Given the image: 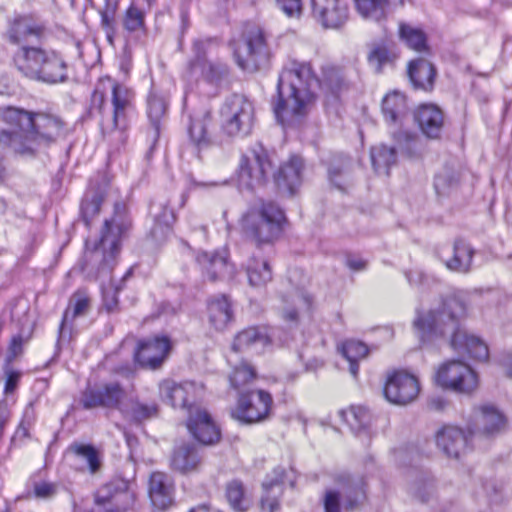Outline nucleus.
<instances>
[{
	"mask_svg": "<svg viewBox=\"0 0 512 512\" xmlns=\"http://www.w3.org/2000/svg\"><path fill=\"white\" fill-rule=\"evenodd\" d=\"M89 308V298L84 293H75L71 297L69 305L64 312L60 329L62 330L67 322L74 320L76 317L85 315Z\"/></svg>",
	"mask_w": 512,
	"mask_h": 512,
	"instance_id": "49530a36",
	"label": "nucleus"
},
{
	"mask_svg": "<svg viewBox=\"0 0 512 512\" xmlns=\"http://www.w3.org/2000/svg\"><path fill=\"white\" fill-rule=\"evenodd\" d=\"M466 313L463 301L456 295L445 298L441 309L418 310L412 326L416 337L427 343L448 332L452 333L451 347L459 354H468L478 361H486L489 349L486 343L459 326V320Z\"/></svg>",
	"mask_w": 512,
	"mask_h": 512,
	"instance_id": "f257e3e1",
	"label": "nucleus"
},
{
	"mask_svg": "<svg viewBox=\"0 0 512 512\" xmlns=\"http://www.w3.org/2000/svg\"><path fill=\"white\" fill-rule=\"evenodd\" d=\"M339 416L354 432L366 429L371 422L369 411L362 406H351L346 410H340Z\"/></svg>",
	"mask_w": 512,
	"mask_h": 512,
	"instance_id": "c03bdc74",
	"label": "nucleus"
},
{
	"mask_svg": "<svg viewBox=\"0 0 512 512\" xmlns=\"http://www.w3.org/2000/svg\"><path fill=\"white\" fill-rule=\"evenodd\" d=\"M346 265L349 267V269L359 272L366 268L367 263L361 258L348 256L346 259Z\"/></svg>",
	"mask_w": 512,
	"mask_h": 512,
	"instance_id": "0e129e2a",
	"label": "nucleus"
},
{
	"mask_svg": "<svg viewBox=\"0 0 512 512\" xmlns=\"http://www.w3.org/2000/svg\"><path fill=\"white\" fill-rule=\"evenodd\" d=\"M312 15L324 28L338 29L348 20L344 0H311Z\"/></svg>",
	"mask_w": 512,
	"mask_h": 512,
	"instance_id": "aec40b11",
	"label": "nucleus"
},
{
	"mask_svg": "<svg viewBox=\"0 0 512 512\" xmlns=\"http://www.w3.org/2000/svg\"><path fill=\"white\" fill-rule=\"evenodd\" d=\"M400 38L406 45L418 52L427 49L426 36L422 30L415 28L409 24L401 23L399 26Z\"/></svg>",
	"mask_w": 512,
	"mask_h": 512,
	"instance_id": "09e8293b",
	"label": "nucleus"
},
{
	"mask_svg": "<svg viewBox=\"0 0 512 512\" xmlns=\"http://www.w3.org/2000/svg\"><path fill=\"white\" fill-rule=\"evenodd\" d=\"M103 199V194L100 192L92 191L86 194L81 204V212L87 225L89 221L99 213Z\"/></svg>",
	"mask_w": 512,
	"mask_h": 512,
	"instance_id": "603ef678",
	"label": "nucleus"
},
{
	"mask_svg": "<svg viewBox=\"0 0 512 512\" xmlns=\"http://www.w3.org/2000/svg\"><path fill=\"white\" fill-rule=\"evenodd\" d=\"M20 375L17 372H9L5 383V393H12L18 383Z\"/></svg>",
	"mask_w": 512,
	"mask_h": 512,
	"instance_id": "69168bd1",
	"label": "nucleus"
},
{
	"mask_svg": "<svg viewBox=\"0 0 512 512\" xmlns=\"http://www.w3.org/2000/svg\"><path fill=\"white\" fill-rule=\"evenodd\" d=\"M159 390L161 397L169 401L175 408H187L190 413L191 408L199 407L193 403L201 394L202 386H198L194 382L176 383L171 380H164L160 383Z\"/></svg>",
	"mask_w": 512,
	"mask_h": 512,
	"instance_id": "6ab92c4d",
	"label": "nucleus"
},
{
	"mask_svg": "<svg viewBox=\"0 0 512 512\" xmlns=\"http://www.w3.org/2000/svg\"><path fill=\"white\" fill-rule=\"evenodd\" d=\"M470 433L454 425H444L435 433L437 448L448 458L459 459L469 450Z\"/></svg>",
	"mask_w": 512,
	"mask_h": 512,
	"instance_id": "a211bd4d",
	"label": "nucleus"
},
{
	"mask_svg": "<svg viewBox=\"0 0 512 512\" xmlns=\"http://www.w3.org/2000/svg\"><path fill=\"white\" fill-rule=\"evenodd\" d=\"M14 62L17 69L27 77L47 83L62 82L66 79V64L53 50L23 47Z\"/></svg>",
	"mask_w": 512,
	"mask_h": 512,
	"instance_id": "0eeeda50",
	"label": "nucleus"
},
{
	"mask_svg": "<svg viewBox=\"0 0 512 512\" xmlns=\"http://www.w3.org/2000/svg\"><path fill=\"white\" fill-rule=\"evenodd\" d=\"M354 2L360 16L373 22H381L386 19L391 8L404 4V0H354Z\"/></svg>",
	"mask_w": 512,
	"mask_h": 512,
	"instance_id": "7c9ffc66",
	"label": "nucleus"
},
{
	"mask_svg": "<svg viewBox=\"0 0 512 512\" xmlns=\"http://www.w3.org/2000/svg\"><path fill=\"white\" fill-rule=\"evenodd\" d=\"M274 477L263 483L265 495L261 500V508L266 512H276L279 510V497L283 492L282 486L289 480L290 485L293 486V480L289 479L288 473L283 468H276L273 471Z\"/></svg>",
	"mask_w": 512,
	"mask_h": 512,
	"instance_id": "cd10ccee",
	"label": "nucleus"
},
{
	"mask_svg": "<svg viewBox=\"0 0 512 512\" xmlns=\"http://www.w3.org/2000/svg\"><path fill=\"white\" fill-rule=\"evenodd\" d=\"M419 391L417 378L405 371H394L389 374L384 387L386 399L396 405H407L413 402Z\"/></svg>",
	"mask_w": 512,
	"mask_h": 512,
	"instance_id": "2eb2a0df",
	"label": "nucleus"
},
{
	"mask_svg": "<svg viewBox=\"0 0 512 512\" xmlns=\"http://www.w3.org/2000/svg\"><path fill=\"white\" fill-rule=\"evenodd\" d=\"M130 227L131 220L126 205L117 202L114 205L113 216L104 222L99 240L95 241L91 248L89 243H86L83 270L101 280L104 304L108 311H112L117 305L115 294L119 288H114L111 273L117 264L121 242Z\"/></svg>",
	"mask_w": 512,
	"mask_h": 512,
	"instance_id": "7ed1b4c3",
	"label": "nucleus"
},
{
	"mask_svg": "<svg viewBox=\"0 0 512 512\" xmlns=\"http://www.w3.org/2000/svg\"><path fill=\"white\" fill-rule=\"evenodd\" d=\"M170 464L173 470L181 474H188L199 470L202 456L194 444L183 443L175 447Z\"/></svg>",
	"mask_w": 512,
	"mask_h": 512,
	"instance_id": "bb28decb",
	"label": "nucleus"
},
{
	"mask_svg": "<svg viewBox=\"0 0 512 512\" xmlns=\"http://www.w3.org/2000/svg\"><path fill=\"white\" fill-rule=\"evenodd\" d=\"M276 3L290 18H299L302 13L301 0H276Z\"/></svg>",
	"mask_w": 512,
	"mask_h": 512,
	"instance_id": "4d7b16f0",
	"label": "nucleus"
},
{
	"mask_svg": "<svg viewBox=\"0 0 512 512\" xmlns=\"http://www.w3.org/2000/svg\"><path fill=\"white\" fill-rule=\"evenodd\" d=\"M326 79L335 88V91H339L340 89L345 87L348 81V77L345 71L338 67L329 70Z\"/></svg>",
	"mask_w": 512,
	"mask_h": 512,
	"instance_id": "bf43d9fd",
	"label": "nucleus"
},
{
	"mask_svg": "<svg viewBox=\"0 0 512 512\" xmlns=\"http://www.w3.org/2000/svg\"><path fill=\"white\" fill-rule=\"evenodd\" d=\"M372 166L376 173L388 175L389 169L396 163V149L380 144L371 148Z\"/></svg>",
	"mask_w": 512,
	"mask_h": 512,
	"instance_id": "58836bf2",
	"label": "nucleus"
},
{
	"mask_svg": "<svg viewBox=\"0 0 512 512\" xmlns=\"http://www.w3.org/2000/svg\"><path fill=\"white\" fill-rule=\"evenodd\" d=\"M435 380L442 388L462 394H471L479 385L477 373L460 360L441 364L436 371Z\"/></svg>",
	"mask_w": 512,
	"mask_h": 512,
	"instance_id": "f8f14e48",
	"label": "nucleus"
},
{
	"mask_svg": "<svg viewBox=\"0 0 512 512\" xmlns=\"http://www.w3.org/2000/svg\"><path fill=\"white\" fill-rule=\"evenodd\" d=\"M46 27L31 16L16 17L9 25L7 39L10 43L19 45L44 36Z\"/></svg>",
	"mask_w": 512,
	"mask_h": 512,
	"instance_id": "5701e85b",
	"label": "nucleus"
},
{
	"mask_svg": "<svg viewBox=\"0 0 512 512\" xmlns=\"http://www.w3.org/2000/svg\"><path fill=\"white\" fill-rule=\"evenodd\" d=\"M474 250L464 240H456L452 247V256L445 260V266L455 272L467 273L472 264Z\"/></svg>",
	"mask_w": 512,
	"mask_h": 512,
	"instance_id": "f704fd0d",
	"label": "nucleus"
},
{
	"mask_svg": "<svg viewBox=\"0 0 512 512\" xmlns=\"http://www.w3.org/2000/svg\"><path fill=\"white\" fill-rule=\"evenodd\" d=\"M226 498L235 512H247L252 505L245 487L238 480H233L227 484Z\"/></svg>",
	"mask_w": 512,
	"mask_h": 512,
	"instance_id": "ea45409f",
	"label": "nucleus"
},
{
	"mask_svg": "<svg viewBox=\"0 0 512 512\" xmlns=\"http://www.w3.org/2000/svg\"><path fill=\"white\" fill-rule=\"evenodd\" d=\"M209 44V40H196L193 43L195 58L191 61L190 69L193 74H199L207 81L215 82L227 73V68L223 64L212 63L205 58L206 48Z\"/></svg>",
	"mask_w": 512,
	"mask_h": 512,
	"instance_id": "b1692460",
	"label": "nucleus"
},
{
	"mask_svg": "<svg viewBox=\"0 0 512 512\" xmlns=\"http://www.w3.org/2000/svg\"><path fill=\"white\" fill-rule=\"evenodd\" d=\"M149 496L154 507L165 510L172 505L174 486L171 477L162 472H154L150 476Z\"/></svg>",
	"mask_w": 512,
	"mask_h": 512,
	"instance_id": "393cba45",
	"label": "nucleus"
},
{
	"mask_svg": "<svg viewBox=\"0 0 512 512\" xmlns=\"http://www.w3.org/2000/svg\"><path fill=\"white\" fill-rule=\"evenodd\" d=\"M506 427L505 416L494 406L485 405L476 416L477 431L487 437L501 433Z\"/></svg>",
	"mask_w": 512,
	"mask_h": 512,
	"instance_id": "c756f323",
	"label": "nucleus"
},
{
	"mask_svg": "<svg viewBox=\"0 0 512 512\" xmlns=\"http://www.w3.org/2000/svg\"><path fill=\"white\" fill-rule=\"evenodd\" d=\"M304 161L300 156L293 155L284 162L274 175L279 190L292 196L303 182Z\"/></svg>",
	"mask_w": 512,
	"mask_h": 512,
	"instance_id": "4be33fe9",
	"label": "nucleus"
},
{
	"mask_svg": "<svg viewBox=\"0 0 512 512\" xmlns=\"http://www.w3.org/2000/svg\"><path fill=\"white\" fill-rule=\"evenodd\" d=\"M368 63L376 73H381L383 69L392 65L397 59L396 52L384 43L374 44L368 54Z\"/></svg>",
	"mask_w": 512,
	"mask_h": 512,
	"instance_id": "a19ab883",
	"label": "nucleus"
},
{
	"mask_svg": "<svg viewBox=\"0 0 512 512\" xmlns=\"http://www.w3.org/2000/svg\"><path fill=\"white\" fill-rule=\"evenodd\" d=\"M158 413L156 404L142 403L137 399H127L125 406L121 407V414L131 421L140 423L155 417Z\"/></svg>",
	"mask_w": 512,
	"mask_h": 512,
	"instance_id": "e433bc0d",
	"label": "nucleus"
},
{
	"mask_svg": "<svg viewBox=\"0 0 512 512\" xmlns=\"http://www.w3.org/2000/svg\"><path fill=\"white\" fill-rule=\"evenodd\" d=\"M319 81L309 63L290 61L278 79L277 100L273 110L282 125L291 124L305 116L314 100V88Z\"/></svg>",
	"mask_w": 512,
	"mask_h": 512,
	"instance_id": "20e7f679",
	"label": "nucleus"
},
{
	"mask_svg": "<svg viewBox=\"0 0 512 512\" xmlns=\"http://www.w3.org/2000/svg\"><path fill=\"white\" fill-rule=\"evenodd\" d=\"M144 25V13L135 6H131L125 15L124 18V27L130 31L134 32L141 29Z\"/></svg>",
	"mask_w": 512,
	"mask_h": 512,
	"instance_id": "5fc2aeb1",
	"label": "nucleus"
},
{
	"mask_svg": "<svg viewBox=\"0 0 512 512\" xmlns=\"http://www.w3.org/2000/svg\"><path fill=\"white\" fill-rule=\"evenodd\" d=\"M433 490V482L428 479H419L415 481L410 487L411 494L422 502H425L429 499L433 493Z\"/></svg>",
	"mask_w": 512,
	"mask_h": 512,
	"instance_id": "6e6d98bb",
	"label": "nucleus"
},
{
	"mask_svg": "<svg viewBox=\"0 0 512 512\" xmlns=\"http://www.w3.org/2000/svg\"><path fill=\"white\" fill-rule=\"evenodd\" d=\"M69 452H72L80 461L86 463L91 473H96L101 466L98 452L91 445L74 443L70 445Z\"/></svg>",
	"mask_w": 512,
	"mask_h": 512,
	"instance_id": "de8ad7c7",
	"label": "nucleus"
},
{
	"mask_svg": "<svg viewBox=\"0 0 512 512\" xmlns=\"http://www.w3.org/2000/svg\"><path fill=\"white\" fill-rule=\"evenodd\" d=\"M223 128L230 136H246L253 127L254 108L243 95L234 94L229 97L222 109Z\"/></svg>",
	"mask_w": 512,
	"mask_h": 512,
	"instance_id": "9b49d317",
	"label": "nucleus"
},
{
	"mask_svg": "<svg viewBox=\"0 0 512 512\" xmlns=\"http://www.w3.org/2000/svg\"><path fill=\"white\" fill-rule=\"evenodd\" d=\"M187 428L193 437L204 445H213L221 437L219 427L212 420L210 414L202 407L190 409Z\"/></svg>",
	"mask_w": 512,
	"mask_h": 512,
	"instance_id": "412c9836",
	"label": "nucleus"
},
{
	"mask_svg": "<svg viewBox=\"0 0 512 512\" xmlns=\"http://www.w3.org/2000/svg\"><path fill=\"white\" fill-rule=\"evenodd\" d=\"M0 117L13 127L0 130V146L20 156L33 157L39 147L48 146L64 135L63 121L51 113L7 106L0 108Z\"/></svg>",
	"mask_w": 512,
	"mask_h": 512,
	"instance_id": "f03ea898",
	"label": "nucleus"
},
{
	"mask_svg": "<svg viewBox=\"0 0 512 512\" xmlns=\"http://www.w3.org/2000/svg\"><path fill=\"white\" fill-rule=\"evenodd\" d=\"M132 93L110 77L101 78L92 94L91 112L100 116V128L105 137L123 142L128 126L127 112L131 107Z\"/></svg>",
	"mask_w": 512,
	"mask_h": 512,
	"instance_id": "39448f33",
	"label": "nucleus"
},
{
	"mask_svg": "<svg viewBox=\"0 0 512 512\" xmlns=\"http://www.w3.org/2000/svg\"><path fill=\"white\" fill-rule=\"evenodd\" d=\"M341 353L350 363V373L353 377H356L358 374V361L364 359L368 354L367 346L357 340H347L341 346Z\"/></svg>",
	"mask_w": 512,
	"mask_h": 512,
	"instance_id": "a18cd8bd",
	"label": "nucleus"
},
{
	"mask_svg": "<svg viewBox=\"0 0 512 512\" xmlns=\"http://www.w3.org/2000/svg\"><path fill=\"white\" fill-rule=\"evenodd\" d=\"M210 124L211 113L208 110H203L191 118L189 134L198 150L208 149L213 143L208 131V126Z\"/></svg>",
	"mask_w": 512,
	"mask_h": 512,
	"instance_id": "473e14b6",
	"label": "nucleus"
},
{
	"mask_svg": "<svg viewBox=\"0 0 512 512\" xmlns=\"http://www.w3.org/2000/svg\"><path fill=\"white\" fill-rule=\"evenodd\" d=\"M408 75L416 89L424 91L433 89L436 70L429 61L423 58L411 61L408 66Z\"/></svg>",
	"mask_w": 512,
	"mask_h": 512,
	"instance_id": "2f4dec72",
	"label": "nucleus"
},
{
	"mask_svg": "<svg viewBox=\"0 0 512 512\" xmlns=\"http://www.w3.org/2000/svg\"><path fill=\"white\" fill-rule=\"evenodd\" d=\"M126 401L125 391L116 382L104 384L98 389H87L83 392L80 400L85 409L105 407L117 409L120 412Z\"/></svg>",
	"mask_w": 512,
	"mask_h": 512,
	"instance_id": "dca6fc26",
	"label": "nucleus"
},
{
	"mask_svg": "<svg viewBox=\"0 0 512 512\" xmlns=\"http://www.w3.org/2000/svg\"><path fill=\"white\" fill-rule=\"evenodd\" d=\"M154 218L156 222L154 228L152 229V234L154 237H157L158 230H161L162 232L168 231L170 226L175 221L173 211L166 206L162 207V211L160 213L154 212Z\"/></svg>",
	"mask_w": 512,
	"mask_h": 512,
	"instance_id": "864d4df0",
	"label": "nucleus"
},
{
	"mask_svg": "<svg viewBox=\"0 0 512 512\" xmlns=\"http://www.w3.org/2000/svg\"><path fill=\"white\" fill-rule=\"evenodd\" d=\"M406 110L405 96L399 92L395 91L387 94L382 101V112L387 121L397 122Z\"/></svg>",
	"mask_w": 512,
	"mask_h": 512,
	"instance_id": "37998d69",
	"label": "nucleus"
},
{
	"mask_svg": "<svg viewBox=\"0 0 512 512\" xmlns=\"http://www.w3.org/2000/svg\"><path fill=\"white\" fill-rule=\"evenodd\" d=\"M283 210L272 201L258 200L242 215V232L256 244H270L279 237L285 222Z\"/></svg>",
	"mask_w": 512,
	"mask_h": 512,
	"instance_id": "423d86ee",
	"label": "nucleus"
},
{
	"mask_svg": "<svg viewBox=\"0 0 512 512\" xmlns=\"http://www.w3.org/2000/svg\"><path fill=\"white\" fill-rule=\"evenodd\" d=\"M325 512H340V497L336 491H327L323 500Z\"/></svg>",
	"mask_w": 512,
	"mask_h": 512,
	"instance_id": "680f3d73",
	"label": "nucleus"
},
{
	"mask_svg": "<svg viewBox=\"0 0 512 512\" xmlns=\"http://www.w3.org/2000/svg\"><path fill=\"white\" fill-rule=\"evenodd\" d=\"M276 341L280 345L291 346L292 342H297L294 337L282 338L279 329H269L262 326H252L243 329L237 333L233 339L231 349L235 353H255L260 354L266 348L272 346Z\"/></svg>",
	"mask_w": 512,
	"mask_h": 512,
	"instance_id": "9d476101",
	"label": "nucleus"
},
{
	"mask_svg": "<svg viewBox=\"0 0 512 512\" xmlns=\"http://www.w3.org/2000/svg\"><path fill=\"white\" fill-rule=\"evenodd\" d=\"M364 498H365V496L363 494L357 495V497L355 499L348 498L347 502L345 504L346 509L352 510V509L356 508L358 506V504L364 500Z\"/></svg>",
	"mask_w": 512,
	"mask_h": 512,
	"instance_id": "774afa93",
	"label": "nucleus"
},
{
	"mask_svg": "<svg viewBox=\"0 0 512 512\" xmlns=\"http://www.w3.org/2000/svg\"><path fill=\"white\" fill-rule=\"evenodd\" d=\"M272 405V396L267 391L247 390L239 395L231 416L241 423H259L269 417Z\"/></svg>",
	"mask_w": 512,
	"mask_h": 512,
	"instance_id": "ddd939ff",
	"label": "nucleus"
},
{
	"mask_svg": "<svg viewBox=\"0 0 512 512\" xmlns=\"http://www.w3.org/2000/svg\"><path fill=\"white\" fill-rule=\"evenodd\" d=\"M414 117L422 133L428 138L436 139L440 136L444 116L439 107L433 104H422L416 110Z\"/></svg>",
	"mask_w": 512,
	"mask_h": 512,
	"instance_id": "a878e982",
	"label": "nucleus"
},
{
	"mask_svg": "<svg viewBox=\"0 0 512 512\" xmlns=\"http://www.w3.org/2000/svg\"><path fill=\"white\" fill-rule=\"evenodd\" d=\"M249 284L253 287H263L272 279V270L264 259L251 257L246 266Z\"/></svg>",
	"mask_w": 512,
	"mask_h": 512,
	"instance_id": "4c0bfd02",
	"label": "nucleus"
},
{
	"mask_svg": "<svg viewBox=\"0 0 512 512\" xmlns=\"http://www.w3.org/2000/svg\"><path fill=\"white\" fill-rule=\"evenodd\" d=\"M257 378L255 368L246 361H242L235 365L229 374L230 386L236 390L239 395L246 393L248 386L252 384Z\"/></svg>",
	"mask_w": 512,
	"mask_h": 512,
	"instance_id": "c9c22d12",
	"label": "nucleus"
},
{
	"mask_svg": "<svg viewBox=\"0 0 512 512\" xmlns=\"http://www.w3.org/2000/svg\"><path fill=\"white\" fill-rule=\"evenodd\" d=\"M272 170V162L261 143L250 146L242 155L237 170V181L241 189L253 191L262 187Z\"/></svg>",
	"mask_w": 512,
	"mask_h": 512,
	"instance_id": "6e6552de",
	"label": "nucleus"
},
{
	"mask_svg": "<svg viewBox=\"0 0 512 512\" xmlns=\"http://www.w3.org/2000/svg\"><path fill=\"white\" fill-rule=\"evenodd\" d=\"M394 139L396 141L397 147L403 150L405 149V152L408 155L412 154L411 148L417 147L418 144V140L414 135L404 131L395 134Z\"/></svg>",
	"mask_w": 512,
	"mask_h": 512,
	"instance_id": "13d9d810",
	"label": "nucleus"
},
{
	"mask_svg": "<svg viewBox=\"0 0 512 512\" xmlns=\"http://www.w3.org/2000/svg\"><path fill=\"white\" fill-rule=\"evenodd\" d=\"M328 174H329V179L330 181L336 185L337 187L340 188V184L337 182V176L341 174V169L340 168H335L334 166H331L328 170Z\"/></svg>",
	"mask_w": 512,
	"mask_h": 512,
	"instance_id": "338daca9",
	"label": "nucleus"
},
{
	"mask_svg": "<svg viewBox=\"0 0 512 512\" xmlns=\"http://www.w3.org/2000/svg\"><path fill=\"white\" fill-rule=\"evenodd\" d=\"M133 502L134 493L129 488V482L115 478L97 490L92 512H124Z\"/></svg>",
	"mask_w": 512,
	"mask_h": 512,
	"instance_id": "4468645a",
	"label": "nucleus"
},
{
	"mask_svg": "<svg viewBox=\"0 0 512 512\" xmlns=\"http://www.w3.org/2000/svg\"><path fill=\"white\" fill-rule=\"evenodd\" d=\"M170 350V340L165 336H156L139 342L134 358L141 367L155 370L162 366Z\"/></svg>",
	"mask_w": 512,
	"mask_h": 512,
	"instance_id": "f3484780",
	"label": "nucleus"
},
{
	"mask_svg": "<svg viewBox=\"0 0 512 512\" xmlns=\"http://www.w3.org/2000/svg\"><path fill=\"white\" fill-rule=\"evenodd\" d=\"M458 180V173L453 167H443L435 176L434 187L436 193L441 196L449 194L457 186Z\"/></svg>",
	"mask_w": 512,
	"mask_h": 512,
	"instance_id": "8fccbe9b",
	"label": "nucleus"
},
{
	"mask_svg": "<svg viewBox=\"0 0 512 512\" xmlns=\"http://www.w3.org/2000/svg\"><path fill=\"white\" fill-rule=\"evenodd\" d=\"M24 339L21 335L14 336L9 345V358H16L22 353Z\"/></svg>",
	"mask_w": 512,
	"mask_h": 512,
	"instance_id": "e2e57ef3",
	"label": "nucleus"
},
{
	"mask_svg": "<svg viewBox=\"0 0 512 512\" xmlns=\"http://www.w3.org/2000/svg\"><path fill=\"white\" fill-rule=\"evenodd\" d=\"M283 301L281 316L285 322L291 325L298 322V310L308 309L311 304L310 297L302 293H295Z\"/></svg>",
	"mask_w": 512,
	"mask_h": 512,
	"instance_id": "79ce46f5",
	"label": "nucleus"
},
{
	"mask_svg": "<svg viewBox=\"0 0 512 512\" xmlns=\"http://www.w3.org/2000/svg\"><path fill=\"white\" fill-rule=\"evenodd\" d=\"M237 65L249 73L257 72L268 65L270 51L264 31L260 27L251 28L244 40L234 51Z\"/></svg>",
	"mask_w": 512,
	"mask_h": 512,
	"instance_id": "1a4fd4ad",
	"label": "nucleus"
},
{
	"mask_svg": "<svg viewBox=\"0 0 512 512\" xmlns=\"http://www.w3.org/2000/svg\"><path fill=\"white\" fill-rule=\"evenodd\" d=\"M58 486L50 482H37L34 484V495L39 499H50L57 493Z\"/></svg>",
	"mask_w": 512,
	"mask_h": 512,
	"instance_id": "052dcab7",
	"label": "nucleus"
},
{
	"mask_svg": "<svg viewBox=\"0 0 512 512\" xmlns=\"http://www.w3.org/2000/svg\"><path fill=\"white\" fill-rule=\"evenodd\" d=\"M166 101L163 97L151 94L148 98V118L154 128V137L159 135L160 122L166 113Z\"/></svg>",
	"mask_w": 512,
	"mask_h": 512,
	"instance_id": "3c124183",
	"label": "nucleus"
},
{
	"mask_svg": "<svg viewBox=\"0 0 512 512\" xmlns=\"http://www.w3.org/2000/svg\"><path fill=\"white\" fill-rule=\"evenodd\" d=\"M197 261L211 281L232 278L234 275V266L228 263L224 255L202 252L197 256Z\"/></svg>",
	"mask_w": 512,
	"mask_h": 512,
	"instance_id": "c85d7f7f",
	"label": "nucleus"
},
{
	"mask_svg": "<svg viewBox=\"0 0 512 512\" xmlns=\"http://www.w3.org/2000/svg\"><path fill=\"white\" fill-rule=\"evenodd\" d=\"M208 318L210 324L218 331L227 327L233 319L231 303L227 296L221 295L209 302Z\"/></svg>",
	"mask_w": 512,
	"mask_h": 512,
	"instance_id": "72a5a7b5",
	"label": "nucleus"
}]
</instances>
